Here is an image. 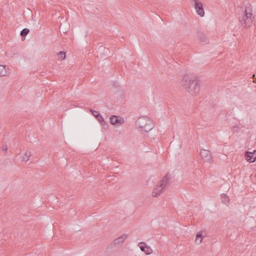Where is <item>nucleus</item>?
Instances as JSON below:
<instances>
[{"mask_svg": "<svg viewBox=\"0 0 256 256\" xmlns=\"http://www.w3.org/2000/svg\"><path fill=\"white\" fill-rule=\"evenodd\" d=\"M180 84L192 95H196L200 91V84L198 80H190L188 76H184L180 82Z\"/></svg>", "mask_w": 256, "mask_h": 256, "instance_id": "f257e3e1", "label": "nucleus"}, {"mask_svg": "<svg viewBox=\"0 0 256 256\" xmlns=\"http://www.w3.org/2000/svg\"><path fill=\"white\" fill-rule=\"evenodd\" d=\"M136 126L140 131L148 132L152 128V124L150 119L146 116L138 118L136 122Z\"/></svg>", "mask_w": 256, "mask_h": 256, "instance_id": "f03ea898", "label": "nucleus"}, {"mask_svg": "<svg viewBox=\"0 0 256 256\" xmlns=\"http://www.w3.org/2000/svg\"><path fill=\"white\" fill-rule=\"evenodd\" d=\"M252 14L250 12H248V10L245 9L242 16L239 18L240 22L243 27L246 28L250 26L252 22Z\"/></svg>", "mask_w": 256, "mask_h": 256, "instance_id": "7ed1b4c3", "label": "nucleus"}, {"mask_svg": "<svg viewBox=\"0 0 256 256\" xmlns=\"http://www.w3.org/2000/svg\"><path fill=\"white\" fill-rule=\"evenodd\" d=\"M200 154L202 158L205 162L210 164L213 162L212 153L210 150L202 149L200 151Z\"/></svg>", "mask_w": 256, "mask_h": 256, "instance_id": "20e7f679", "label": "nucleus"}, {"mask_svg": "<svg viewBox=\"0 0 256 256\" xmlns=\"http://www.w3.org/2000/svg\"><path fill=\"white\" fill-rule=\"evenodd\" d=\"M194 6L196 12L200 17H203L204 16V11L202 3L198 0H194Z\"/></svg>", "mask_w": 256, "mask_h": 256, "instance_id": "39448f33", "label": "nucleus"}, {"mask_svg": "<svg viewBox=\"0 0 256 256\" xmlns=\"http://www.w3.org/2000/svg\"><path fill=\"white\" fill-rule=\"evenodd\" d=\"M138 246L140 250L144 252L146 255L150 254L152 253V248L146 245L144 242H140L138 244Z\"/></svg>", "mask_w": 256, "mask_h": 256, "instance_id": "423d86ee", "label": "nucleus"}, {"mask_svg": "<svg viewBox=\"0 0 256 256\" xmlns=\"http://www.w3.org/2000/svg\"><path fill=\"white\" fill-rule=\"evenodd\" d=\"M246 160L250 162H253L256 160V150L254 152H246L245 154Z\"/></svg>", "mask_w": 256, "mask_h": 256, "instance_id": "0eeeda50", "label": "nucleus"}, {"mask_svg": "<svg viewBox=\"0 0 256 256\" xmlns=\"http://www.w3.org/2000/svg\"><path fill=\"white\" fill-rule=\"evenodd\" d=\"M90 111L92 112V114L94 117L96 118V120L99 122L100 124L102 126H104L106 124V122L104 120V118L98 112L90 110Z\"/></svg>", "mask_w": 256, "mask_h": 256, "instance_id": "6e6552de", "label": "nucleus"}, {"mask_svg": "<svg viewBox=\"0 0 256 256\" xmlns=\"http://www.w3.org/2000/svg\"><path fill=\"white\" fill-rule=\"evenodd\" d=\"M128 235L127 234H123L121 236L116 238L113 241V244L114 246L120 245L124 242V240L128 238Z\"/></svg>", "mask_w": 256, "mask_h": 256, "instance_id": "1a4fd4ad", "label": "nucleus"}, {"mask_svg": "<svg viewBox=\"0 0 256 256\" xmlns=\"http://www.w3.org/2000/svg\"><path fill=\"white\" fill-rule=\"evenodd\" d=\"M164 190V189L163 188L160 186V185L157 186L154 188L152 192V196L154 197H158L163 192Z\"/></svg>", "mask_w": 256, "mask_h": 256, "instance_id": "9d476101", "label": "nucleus"}, {"mask_svg": "<svg viewBox=\"0 0 256 256\" xmlns=\"http://www.w3.org/2000/svg\"><path fill=\"white\" fill-rule=\"evenodd\" d=\"M169 182V176L168 174H166L160 182V186L163 188L164 189L166 188V184Z\"/></svg>", "mask_w": 256, "mask_h": 256, "instance_id": "9b49d317", "label": "nucleus"}, {"mask_svg": "<svg viewBox=\"0 0 256 256\" xmlns=\"http://www.w3.org/2000/svg\"><path fill=\"white\" fill-rule=\"evenodd\" d=\"M10 72L8 70L6 69V66L0 65V76H6Z\"/></svg>", "mask_w": 256, "mask_h": 256, "instance_id": "f8f14e48", "label": "nucleus"}, {"mask_svg": "<svg viewBox=\"0 0 256 256\" xmlns=\"http://www.w3.org/2000/svg\"><path fill=\"white\" fill-rule=\"evenodd\" d=\"M110 122L112 124H121L120 120L118 119L116 116H112L110 118Z\"/></svg>", "mask_w": 256, "mask_h": 256, "instance_id": "ddd939ff", "label": "nucleus"}, {"mask_svg": "<svg viewBox=\"0 0 256 256\" xmlns=\"http://www.w3.org/2000/svg\"><path fill=\"white\" fill-rule=\"evenodd\" d=\"M203 236L202 234V232H200L196 234V238L195 239V242L197 244H200L202 240Z\"/></svg>", "mask_w": 256, "mask_h": 256, "instance_id": "4468645a", "label": "nucleus"}, {"mask_svg": "<svg viewBox=\"0 0 256 256\" xmlns=\"http://www.w3.org/2000/svg\"><path fill=\"white\" fill-rule=\"evenodd\" d=\"M198 40L200 42L206 44L207 42V38L206 35L204 34H200L198 36Z\"/></svg>", "mask_w": 256, "mask_h": 256, "instance_id": "2eb2a0df", "label": "nucleus"}, {"mask_svg": "<svg viewBox=\"0 0 256 256\" xmlns=\"http://www.w3.org/2000/svg\"><path fill=\"white\" fill-rule=\"evenodd\" d=\"M221 197L222 202L228 205L230 201L228 197L225 194H222Z\"/></svg>", "mask_w": 256, "mask_h": 256, "instance_id": "dca6fc26", "label": "nucleus"}, {"mask_svg": "<svg viewBox=\"0 0 256 256\" xmlns=\"http://www.w3.org/2000/svg\"><path fill=\"white\" fill-rule=\"evenodd\" d=\"M31 152L30 151H26L24 154V156H23L22 159L24 160L27 162L30 160V157L31 156Z\"/></svg>", "mask_w": 256, "mask_h": 256, "instance_id": "f3484780", "label": "nucleus"}, {"mask_svg": "<svg viewBox=\"0 0 256 256\" xmlns=\"http://www.w3.org/2000/svg\"><path fill=\"white\" fill-rule=\"evenodd\" d=\"M30 32V30L28 28H24L21 32H20V36L22 37H25Z\"/></svg>", "mask_w": 256, "mask_h": 256, "instance_id": "a211bd4d", "label": "nucleus"}, {"mask_svg": "<svg viewBox=\"0 0 256 256\" xmlns=\"http://www.w3.org/2000/svg\"><path fill=\"white\" fill-rule=\"evenodd\" d=\"M59 58L64 60L66 58V54L64 52H60L58 54Z\"/></svg>", "mask_w": 256, "mask_h": 256, "instance_id": "6ab92c4d", "label": "nucleus"}, {"mask_svg": "<svg viewBox=\"0 0 256 256\" xmlns=\"http://www.w3.org/2000/svg\"><path fill=\"white\" fill-rule=\"evenodd\" d=\"M2 150L6 152L7 151V150H8V148H7V146L6 145H4L2 146Z\"/></svg>", "mask_w": 256, "mask_h": 256, "instance_id": "aec40b11", "label": "nucleus"}, {"mask_svg": "<svg viewBox=\"0 0 256 256\" xmlns=\"http://www.w3.org/2000/svg\"><path fill=\"white\" fill-rule=\"evenodd\" d=\"M253 77H255V74H253Z\"/></svg>", "mask_w": 256, "mask_h": 256, "instance_id": "412c9836", "label": "nucleus"}]
</instances>
